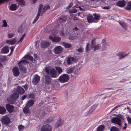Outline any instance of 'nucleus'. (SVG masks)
<instances>
[{
	"instance_id": "1",
	"label": "nucleus",
	"mask_w": 131,
	"mask_h": 131,
	"mask_svg": "<svg viewBox=\"0 0 131 131\" xmlns=\"http://www.w3.org/2000/svg\"><path fill=\"white\" fill-rule=\"evenodd\" d=\"M42 6V5L41 4H40L39 5L38 13L36 17L32 22L33 24H34L38 20L40 14L41 16H42L43 13L45 12V11L49 9L50 7V6L48 4H46L45 5L42 9V12H41V9Z\"/></svg>"
},
{
	"instance_id": "2",
	"label": "nucleus",
	"mask_w": 131,
	"mask_h": 131,
	"mask_svg": "<svg viewBox=\"0 0 131 131\" xmlns=\"http://www.w3.org/2000/svg\"><path fill=\"white\" fill-rule=\"evenodd\" d=\"M69 78L68 74H64L61 75L60 77L59 80L61 83H64L68 81Z\"/></svg>"
},
{
	"instance_id": "3",
	"label": "nucleus",
	"mask_w": 131,
	"mask_h": 131,
	"mask_svg": "<svg viewBox=\"0 0 131 131\" xmlns=\"http://www.w3.org/2000/svg\"><path fill=\"white\" fill-rule=\"evenodd\" d=\"M112 123H116L120 126H122L121 120L119 118L117 117L113 118L111 120Z\"/></svg>"
},
{
	"instance_id": "4",
	"label": "nucleus",
	"mask_w": 131,
	"mask_h": 131,
	"mask_svg": "<svg viewBox=\"0 0 131 131\" xmlns=\"http://www.w3.org/2000/svg\"><path fill=\"white\" fill-rule=\"evenodd\" d=\"M52 127L51 126L48 124L43 126L41 128V131H51Z\"/></svg>"
},
{
	"instance_id": "5",
	"label": "nucleus",
	"mask_w": 131,
	"mask_h": 131,
	"mask_svg": "<svg viewBox=\"0 0 131 131\" xmlns=\"http://www.w3.org/2000/svg\"><path fill=\"white\" fill-rule=\"evenodd\" d=\"M49 38L52 41L54 42H59L61 39L58 36L51 35L49 36Z\"/></svg>"
},
{
	"instance_id": "6",
	"label": "nucleus",
	"mask_w": 131,
	"mask_h": 131,
	"mask_svg": "<svg viewBox=\"0 0 131 131\" xmlns=\"http://www.w3.org/2000/svg\"><path fill=\"white\" fill-rule=\"evenodd\" d=\"M40 77L37 74L34 76L32 83L35 85H37L40 81Z\"/></svg>"
},
{
	"instance_id": "7",
	"label": "nucleus",
	"mask_w": 131,
	"mask_h": 131,
	"mask_svg": "<svg viewBox=\"0 0 131 131\" xmlns=\"http://www.w3.org/2000/svg\"><path fill=\"white\" fill-rule=\"evenodd\" d=\"M10 122V119L7 116H5L3 118L2 120V123L5 125H7Z\"/></svg>"
},
{
	"instance_id": "8",
	"label": "nucleus",
	"mask_w": 131,
	"mask_h": 131,
	"mask_svg": "<svg viewBox=\"0 0 131 131\" xmlns=\"http://www.w3.org/2000/svg\"><path fill=\"white\" fill-rule=\"evenodd\" d=\"M62 48L61 46H59L56 47L53 49V51L55 54H59L61 53Z\"/></svg>"
},
{
	"instance_id": "9",
	"label": "nucleus",
	"mask_w": 131,
	"mask_h": 131,
	"mask_svg": "<svg viewBox=\"0 0 131 131\" xmlns=\"http://www.w3.org/2000/svg\"><path fill=\"white\" fill-rule=\"evenodd\" d=\"M127 3L126 1L124 0L119 1L116 4V5L120 7H124Z\"/></svg>"
},
{
	"instance_id": "10",
	"label": "nucleus",
	"mask_w": 131,
	"mask_h": 131,
	"mask_svg": "<svg viewBox=\"0 0 131 131\" xmlns=\"http://www.w3.org/2000/svg\"><path fill=\"white\" fill-rule=\"evenodd\" d=\"M50 74L51 77L52 78H56L59 76V74L54 69H52L50 70Z\"/></svg>"
},
{
	"instance_id": "11",
	"label": "nucleus",
	"mask_w": 131,
	"mask_h": 131,
	"mask_svg": "<svg viewBox=\"0 0 131 131\" xmlns=\"http://www.w3.org/2000/svg\"><path fill=\"white\" fill-rule=\"evenodd\" d=\"M67 18L65 16H62L58 18L57 21L59 22L60 24L64 23L66 21Z\"/></svg>"
},
{
	"instance_id": "12",
	"label": "nucleus",
	"mask_w": 131,
	"mask_h": 131,
	"mask_svg": "<svg viewBox=\"0 0 131 131\" xmlns=\"http://www.w3.org/2000/svg\"><path fill=\"white\" fill-rule=\"evenodd\" d=\"M13 71L14 76L17 77L19 75V69L17 67H14L13 69Z\"/></svg>"
},
{
	"instance_id": "13",
	"label": "nucleus",
	"mask_w": 131,
	"mask_h": 131,
	"mask_svg": "<svg viewBox=\"0 0 131 131\" xmlns=\"http://www.w3.org/2000/svg\"><path fill=\"white\" fill-rule=\"evenodd\" d=\"M6 107L7 110L9 113H11L13 112L14 108V106L7 104L6 105Z\"/></svg>"
},
{
	"instance_id": "14",
	"label": "nucleus",
	"mask_w": 131,
	"mask_h": 131,
	"mask_svg": "<svg viewBox=\"0 0 131 131\" xmlns=\"http://www.w3.org/2000/svg\"><path fill=\"white\" fill-rule=\"evenodd\" d=\"M50 43L47 41H45L41 42V47L43 48H46L49 46Z\"/></svg>"
},
{
	"instance_id": "15",
	"label": "nucleus",
	"mask_w": 131,
	"mask_h": 131,
	"mask_svg": "<svg viewBox=\"0 0 131 131\" xmlns=\"http://www.w3.org/2000/svg\"><path fill=\"white\" fill-rule=\"evenodd\" d=\"M74 70H73V73L74 75L77 77L79 74V71L80 69L77 67V66L73 67Z\"/></svg>"
},
{
	"instance_id": "16",
	"label": "nucleus",
	"mask_w": 131,
	"mask_h": 131,
	"mask_svg": "<svg viewBox=\"0 0 131 131\" xmlns=\"http://www.w3.org/2000/svg\"><path fill=\"white\" fill-rule=\"evenodd\" d=\"M45 83L46 84H50L51 82V79L50 78V75H45Z\"/></svg>"
},
{
	"instance_id": "17",
	"label": "nucleus",
	"mask_w": 131,
	"mask_h": 131,
	"mask_svg": "<svg viewBox=\"0 0 131 131\" xmlns=\"http://www.w3.org/2000/svg\"><path fill=\"white\" fill-rule=\"evenodd\" d=\"M9 52V49L8 46H5L3 47L1 50V53L4 54L6 53Z\"/></svg>"
},
{
	"instance_id": "18",
	"label": "nucleus",
	"mask_w": 131,
	"mask_h": 131,
	"mask_svg": "<svg viewBox=\"0 0 131 131\" xmlns=\"http://www.w3.org/2000/svg\"><path fill=\"white\" fill-rule=\"evenodd\" d=\"M128 54V53H126L125 52H120L116 54L118 56L119 59H121L123 58Z\"/></svg>"
},
{
	"instance_id": "19",
	"label": "nucleus",
	"mask_w": 131,
	"mask_h": 131,
	"mask_svg": "<svg viewBox=\"0 0 131 131\" xmlns=\"http://www.w3.org/2000/svg\"><path fill=\"white\" fill-rule=\"evenodd\" d=\"M28 63V62L26 60H22L20 61L18 64L19 67H23L24 65Z\"/></svg>"
},
{
	"instance_id": "20",
	"label": "nucleus",
	"mask_w": 131,
	"mask_h": 131,
	"mask_svg": "<svg viewBox=\"0 0 131 131\" xmlns=\"http://www.w3.org/2000/svg\"><path fill=\"white\" fill-rule=\"evenodd\" d=\"M17 91L20 94H23L24 93L25 90L22 87L20 86L18 87Z\"/></svg>"
},
{
	"instance_id": "21",
	"label": "nucleus",
	"mask_w": 131,
	"mask_h": 131,
	"mask_svg": "<svg viewBox=\"0 0 131 131\" xmlns=\"http://www.w3.org/2000/svg\"><path fill=\"white\" fill-rule=\"evenodd\" d=\"M16 41V38H14L12 40H8L6 41V42L11 45H13L15 43Z\"/></svg>"
},
{
	"instance_id": "22",
	"label": "nucleus",
	"mask_w": 131,
	"mask_h": 131,
	"mask_svg": "<svg viewBox=\"0 0 131 131\" xmlns=\"http://www.w3.org/2000/svg\"><path fill=\"white\" fill-rule=\"evenodd\" d=\"M102 47L103 50H104L107 48V46H108V44L107 43L104 39H103L102 41Z\"/></svg>"
},
{
	"instance_id": "23",
	"label": "nucleus",
	"mask_w": 131,
	"mask_h": 131,
	"mask_svg": "<svg viewBox=\"0 0 131 131\" xmlns=\"http://www.w3.org/2000/svg\"><path fill=\"white\" fill-rule=\"evenodd\" d=\"M19 94L17 93H14L13 94L10 96L12 100H16L19 97Z\"/></svg>"
},
{
	"instance_id": "24",
	"label": "nucleus",
	"mask_w": 131,
	"mask_h": 131,
	"mask_svg": "<svg viewBox=\"0 0 131 131\" xmlns=\"http://www.w3.org/2000/svg\"><path fill=\"white\" fill-rule=\"evenodd\" d=\"M74 59L72 57H68L67 60V62L68 64H70L74 61Z\"/></svg>"
},
{
	"instance_id": "25",
	"label": "nucleus",
	"mask_w": 131,
	"mask_h": 131,
	"mask_svg": "<svg viewBox=\"0 0 131 131\" xmlns=\"http://www.w3.org/2000/svg\"><path fill=\"white\" fill-rule=\"evenodd\" d=\"M63 124V120L61 118L58 120L57 122L56 126V127H58L59 126Z\"/></svg>"
},
{
	"instance_id": "26",
	"label": "nucleus",
	"mask_w": 131,
	"mask_h": 131,
	"mask_svg": "<svg viewBox=\"0 0 131 131\" xmlns=\"http://www.w3.org/2000/svg\"><path fill=\"white\" fill-rule=\"evenodd\" d=\"M88 21V22L91 23L94 22L93 16H88L87 18Z\"/></svg>"
},
{
	"instance_id": "27",
	"label": "nucleus",
	"mask_w": 131,
	"mask_h": 131,
	"mask_svg": "<svg viewBox=\"0 0 131 131\" xmlns=\"http://www.w3.org/2000/svg\"><path fill=\"white\" fill-rule=\"evenodd\" d=\"M17 8V6L15 4H12L9 7L10 10H15Z\"/></svg>"
},
{
	"instance_id": "28",
	"label": "nucleus",
	"mask_w": 131,
	"mask_h": 131,
	"mask_svg": "<svg viewBox=\"0 0 131 131\" xmlns=\"http://www.w3.org/2000/svg\"><path fill=\"white\" fill-rule=\"evenodd\" d=\"M29 107L26 105L23 108V112L25 114H27L29 113Z\"/></svg>"
},
{
	"instance_id": "29",
	"label": "nucleus",
	"mask_w": 131,
	"mask_h": 131,
	"mask_svg": "<svg viewBox=\"0 0 131 131\" xmlns=\"http://www.w3.org/2000/svg\"><path fill=\"white\" fill-rule=\"evenodd\" d=\"M62 45L66 48H69L71 47V45L68 43L63 42L62 43Z\"/></svg>"
},
{
	"instance_id": "30",
	"label": "nucleus",
	"mask_w": 131,
	"mask_h": 131,
	"mask_svg": "<svg viewBox=\"0 0 131 131\" xmlns=\"http://www.w3.org/2000/svg\"><path fill=\"white\" fill-rule=\"evenodd\" d=\"M6 112V109L5 108L2 106L0 107V114H4Z\"/></svg>"
},
{
	"instance_id": "31",
	"label": "nucleus",
	"mask_w": 131,
	"mask_h": 131,
	"mask_svg": "<svg viewBox=\"0 0 131 131\" xmlns=\"http://www.w3.org/2000/svg\"><path fill=\"white\" fill-rule=\"evenodd\" d=\"M73 70H74V68L73 67L67 69L66 70V71L67 73L68 74H70L72 72Z\"/></svg>"
},
{
	"instance_id": "32",
	"label": "nucleus",
	"mask_w": 131,
	"mask_h": 131,
	"mask_svg": "<svg viewBox=\"0 0 131 131\" xmlns=\"http://www.w3.org/2000/svg\"><path fill=\"white\" fill-rule=\"evenodd\" d=\"M131 9V1L128 2L125 9L127 10H130Z\"/></svg>"
},
{
	"instance_id": "33",
	"label": "nucleus",
	"mask_w": 131,
	"mask_h": 131,
	"mask_svg": "<svg viewBox=\"0 0 131 131\" xmlns=\"http://www.w3.org/2000/svg\"><path fill=\"white\" fill-rule=\"evenodd\" d=\"M105 126L103 125L99 126L97 128V131H103L104 130Z\"/></svg>"
},
{
	"instance_id": "34",
	"label": "nucleus",
	"mask_w": 131,
	"mask_h": 131,
	"mask_svg": "<svg viewBox=\"0 0 131 131\" xmlns=\"http://www.w3.org/2000/svg\"><path fill=\"white\" fill-rule=\"evenodd\" d=\"M34 104V101L31 100H29L28 103L26 105L30 107L32 106Z\"/></svg>"
},
{
	"instance_id": "35",
	"label": "nucleus",
	"mask_w": 131,
	"mask_h": 131,
	"mask_svg": "<svg viewBox=\"0 0 131 131\" xmlns=\"http://www.w3.org/2000/svg\"><path fill=\"white\" fill-rule=\"evenodd\" d=\"M23 58H27L31 61L33 60V58L32 57L28 55H26Z\"/></svg>"
},
{
	"instance_id": "36",
	"label": "nucleus",
	"mask_w": 131,
	"mask_h": 131,
	"mask_svg": "<svg viewBox=\"0 0 131 131\" xmlns=\"http://www.w3.org/2000/svg\"><path fill=\"white\" fill-rule=\"evenodd\" d=\"M55 68L58 73L59 74H59V75L62 72V70L60 67H56Z\"/></svg>"
},
{
	"instance_id": "37",
	"label": "nucleus",
	"mask_w": 131,
	"mask_h": 131,
	"mask_svg": "<svg viewBox=\"0 0 131 131\" xmlns=\"http://www.w3.org/2000/svg\"><path fill=\"white\" fill-rule=\"evenodd\" d=\"M50 68L49 67H46L45 69V70L47 73L46 75H50Z\"/></svg>"
},
{
	"instance_id": "38",
	"label": "nucleus",
	"mask_w": 131,
	"mask_h": 131,
	"mask_svg": "<svg viewBox=\"0 0 131 131\" xmlns=\"http://www.w3.org/2000/svg\"><path fill=\"white\" fill-rule=\"evenodd\" d=\"M19 67L20 71L23 73H25L26 72L27 69L24 66Z\"/></svg>"
},
{
	"instance_id": "39",
	"label": "nucleus",
	"mask_w": 131,
	"mask_h": 131,
	"mask_svg": "<svg viewBox=\"0 0 131 131\" xmlns=\"http://www.w3.org/2000/svg\"><path fill=\"white\" fill-rule=\"evenodd\" d=\"M119 24L121 25L125 29H126V26L125 23L123 22L120 21L119 22Z\"/></svg>"
},
{
	"instance_id": "40",
	"label": "nucleus",
	"mask_w": 131,
	"mask_h": 131,
	"mask_svg": "<svg viewBox=\"0 0 131 131\" xmlns=\"http://www.w3.org/2000/svg\"><path fill=\"white\" fill-rule=\"evenodd\" d=\"M16 1L19 3V4L21 5H24L25 4V2L24 0H16Z\"/></svg>"
},
{
	"instance_id": "41",
	"label": "nucleus",
	"mask_w": 131,
	"mask_h": 131,
	"mask_svg": "<svg viewBox=\"0 0 131 131\" xmlns=\"http://www.w3.org/2000/svg\"><path fill=\"white\" fill-rule=\"evenodd\" d=\"M101 47V45L100 44H98L97 45H95L94 46V50L95 51L96 50L99 49Z\"/></svg>"
},
{
	"instance_id": "42",
	"label": "nucleus",
	"mask_w": 131,
	"mask_h": 131,
	"mask_svg": "<svg viewBox=\"0 0 131 131\" xmlns=\"http://www.w3.org/2000/svg\"><path fill=\"white\" fill-rule=\"evenodd\" d=\"M94 16V18L95 20H98L100 17V15L99 14H96L95 13L94 14H93Z\"/></svg>"
},
{
	"instance_id": "43",
	"label": "nucleus",
	"mask_w": 131,
	"mask_h": 131,
	"mask_svg": "<svg viewBox=\"0 0 131 131\" xmlns=\"http://www.w3.org/2000/svg\"><path fill=\"white\" fill-rule=\"evenodd\" d=\"M110 131H119V130L117 127L113 126L111 128Z\"/></svg>"
},
{
	"instance_id": "44",
	"label": "nucleus",
	"mask_w": 131,
	"mask_h": 131,
	"mask_svg": "<svg viewBox=\"0 0 131 131\" xmlns=\"http://www.w3.org/2000/svg\"><path fill=\"white\" fill-rule=\"evenodd\" d=\"M95 39L94 38L92 39L91 41V48H94V46H93L95 44Z\"/></svg>"
},
{
	"instance_id": "45",
	"label": "nucleus",
	"mask_w": 131,
	"mask_h": 131,
	"mask_svg": "<svg viewBox=\"0 0 131 131\" xmlns=\"http://www.w3.org/2000/svg\"><path fill=\"white\" fill-rule=\"evenodd\" d=\"M18 128L19 131H21L23 130L24 128V127L22 125H18Z\"/></svg>"
},
{
	"instance_id": "46",
	"label": "nucleus",
	"mask_w": 131,
	"mask_h": 131,
	"mask_svg": "<svg viewBox=\"0 0 131 131\" xmlns=\"http://www.w3.org/2000/svg\"><path fill=\"white\" fill-rule=\"evenodd\" d=\"M77 11L78 9L76 8H75L70 10V12L71 13H77Z\"/></svg>"
},
{
	"instance_id": "47",
	"label": "nucleus",
	"mask_w": 131,
	"mask_h": 131,
	"mask_svg": "<svg viewBox=\"0 0 131 131\" xmlns=\"http://www.w3.org/2000/svg\"><path fill=\"white\" fill-rule=\"evenodd\" d=\"M97 105H93L92 107H91V109H90V111L92 112L95 109V107Z\"/></svg>"
},
{
	"instance_id": "48",
	"label": "nucleus",
	"mask_w": 131,
	"mask_h": 131,
	"mask_svg": "<svg viewBox=\"0 0 131 131\" xmlns=\"http://www.w3.org/2000/svg\"><path fill=\"white\" fill-rule=\"evenodd\" d=\"M3 25L2 26V27H6L7 26V25L6 21L5 20H3Z\"/></svg>"
},
{
	"instance_id": "49",
	"label": "nucleus",
	"mask_w": 131,
	"mask_h": 131,
	"mask_svg": "<svg viewBox=\"0 0 131 131\" xmlns=\"http://www.w3.org/2000/svg\"><path fill=\"white\" fill-rule=\"evenodd\" d=\"M127 120L128 122V123L130 124H131V118L129 116L127 117Z\"/></svg>"
},
{
	"instance_id": "50",
	"label": "nucleus",
	"mask_w": 131,
	"mask_h": 131,
	"mask_svg": "<svg viewBox=\"0 0 131 131\" xmlns=\"http://www.w3.org/2000/svg\"><path fill=\"white\" fill-rule=\"evenodd\" d=\"M14 36V35L13 33H11V34H8V37L9 38H11L13 37Z\"/></svg>"
},
{
	"instance_id": "51",
	"label": "nucleus",
	"mask_w": 131,
	"mask_h": 131,
	"mask_svg": "<svg viewBox=\"0 0 131 131\" xmlns=\"http://www.w3.org/2000/svg\"><path fill=\"white\" fill-rule=\"evenodd\" d=\"M15 46H13L12 47H10V48L11 50L10 54H12L15 48Z\"/></svg>"
},
{
	"instance_id": "52",
	"label": "nucleus",
	"mask_w": 131,
	"mask_h": 131,
	"mask_svg": "<svg viewBox=\"0 0 131 131\" xmlns=\"http://www.w3.org/2000/svg\"><path fill=\"white\" fill-rule=\"evenodd\" d=\"M79 52H82L83 51V49L82 48H80L77 50Z\"/></svg>"
},
{
	"instance_id": "53",
	"label": "nucleus",
	"mask_w": 131,
	"mask_h": 131,
	"mask_svg": "<svg viewBox=\"0 0 131 131\" xmlns=\"http://www.w3.org/2000/svg\"><path fill=\"white\" fill-rule=\"evenodd\" d=\"M89 45V43H87L86 44V52H88L89 50V49H88V46Z\"/></svg>"
},
{
	"instance_id": "54",
	"label": "nucleus",
	"mask_w": 131,
	"mask_h": 131,
	"mask_svg": "<svg viewBox=\"0 0 131 131\" xmlns=\"http://www.w3.org/2000/svg\"><path fill=\"white\" fill-rule=\"evenodd\" d=\"M18 32L21 33L23 32V29L21 28V27L19 28L18 30Z\"/></svg>"
},
{
	"instance_id": "55",
	"label": "nucleus",
	"mask_w": 131,
	"mask_h": 131,
	"mask_svg": "<svg viewBox=\"0 0 131 131\" xmlns=\"http://www.w3.org/2000/svg\"><path fill=\"white\" fill-rule=\"evenodd\" d=\"M111 7L108 6H104L103 8V9H108L110 8Z\"/></svg>"
},
{
	"instance_id": "56",
	"label": "nucleus",
	"mask_w": 131,
	"mask_h": 131,
	"mask_svg": "<svg viewBox=\"0 0 131 131\" xmlns=\"http://www.w3.org/2000/svg\"><path fill=\"white\" fill-rule=\"evenodd\" d=\"M74 7L79 9L80 10H81L82 9L80 6H79L78 5H76L75 6H74Z\"/></svg>"
},
{
	"instance_id": "57",
	"label": "nucleus",
	"mask_w": 131,
	"mask_h": 131,
	"mask_svg": "<svg viewBox=\"0 0 131 131\" xmlns=\"http://www.w3.org/2000/svg\"><path fill=\"white\" fill-rule=\"evenodd\" d=\"M73 4L72 3H70L69 6L67 7V9L71 7L73 5Z\"/></svg>"
},
{
	"instance_id": "58",
	"label": "nucleus",
	"mask_w": 131,
	"mask_h": 131,
	"mask_svg": "<svg viewBox=\"0 0 131 131\" xmlns=\"http://www.w3.org/2000/svg\"><path fill=\"white\" fill-rule=\"evenodd\" d=\"M29 96L30 98H33L34 97V95L33 93L29 95Z\"/></svg>"
},
{
	"instance_id": "59",
	"label": "nucleus",
	"mask_w": 131,
	"mask_h": 131,
	"mask_svg": "<svg viewBox=\"0 0 131 131\" xmlns=\"http://www.w3.org/2000/svg\"><path fill=\"white\" fill-rule=\"evenodd\" d=\"M53 119L51 118L49 119H48L47 122H50L53 121Z\"/></svg>"
},
{
	"instance_id": "60",
	"label": "nucleus",
	"mask_w": 131,
	"mask_h": 131,
	"mask_svg": "<svg viewBox=\"0 0 131 131\" xmlns=\"http://www.w3.org/2000/svg\"><path fill=\"white\" fill-rule=\"evenodd\" d=\"M23 39H22V38H21L20 39H19V40L18 42V43L20 42H21L23 40Z\"/></svg>"
},
{
	"instance_id": "61",
	"label": "nucleus",
	"mask_w": 131,
	"mask_h": 131,
	"mask_svg": "<svg viewBox=\"0 0 131 131\" xmlns=\"http://www.w3.org/2000/svg\"><path fill=\"white\" fill-rule=\"evenodd\" d=\"M26 97V96L25 95H24L23 96L21 100H24Z\"/></svg>"
},
{
	"instance_id": "62",
	"label": "nucleus",
	"mask_w": 131,
	"mask_h": 131,
	"mask_svg": "<svg viewBox=\"0 0 131 131\" xmlns=\"http://www.w3.org/2000/svg\"><path fill=\"white\" fill-rule=\"evenodd\" d=\"M33 1V4H34L35 3L36 1H37V0H32Z\"/></svg>"
},
{
	"instance_id": "63",
	"label": "nucleus",
	"mask_w": 131,
	"mask_h": 131,
	"mask_svg": "<svg viewBox=\"0 0 131 131\" xmlns=\"http://www.w3.org/2000/svg\"><path fill=\"white\" fill-rule=\"evenodd\" d=\"M120 106H121V105H117L115 107L116 108H118V107H119Z\"/></svg>"
},
{
	"instance_id": "64",
	"label": "nucleus",
	"mask_w": 131,
	"mask_h": 131,
	"mask_svg": "<svg viewBox=\"0 0 131 131\" xmlns=\"http://www.w3.org/2000/svg\"><path fill=\"white\" fill-rule=\"evenodd\" d=\"M34 56L35 58H36L37 56V54H34Z\"/></svg>"
}]
</instances>
